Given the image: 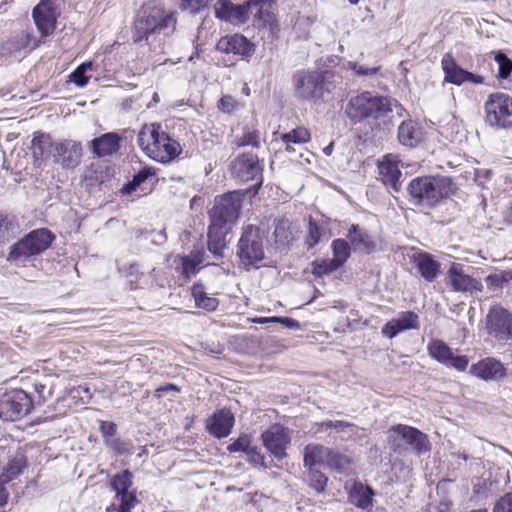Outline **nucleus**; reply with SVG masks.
I'll return each instance as SVG.
<instances>
[{"instance_id": "f257e3e1", "label": "nucleus", "mask_w": 512, "mask_h": 512, "mask_svg": "<svg viewBox=\"0 0 512 512\" xmlns=\"http://www.w3.org/2000/svg\"><path fill=\"white\" fill-rule=\"evenodd\" d=\"M341 81L342 76L332 70L299 69L292 75L294 96L312 103L323 101Z\"/></svg>"}, {"instance_id": "f03ea898", "label": "nucleus", "mask_w": 512, "mask_h": 512, "mask_svg": "<svg viewBox=\"0 0 512 512\" xmlns=\"http://www.w3.org/2000/svg\"><path fill=\"white\" fill-rule=\"evenodd\" d=\"M396 110L397 114L403 110L397 101L389 97L374 95L365 91L352 96L345 107V114L353 123H360L367 119H379Z\"/></svg>"}, {"instance_id": "7ed1b4c3", "label": "nucleus", "mask_w": 512, "mask_h": 512, "mask_svg": "<svg viewBox=\"0 0 512 512\" xmlns=\"http://www.w3.org/2000/svg\"><path fill=\"white\" fill-rule=\"evenodd\" d=\"M137 141L149 158L160 163H169L182 152L179 142L163 131L159 123L145 124Z\"/></svg>"}, {"instance_id": "20e7f679", "label": "nucleus", "mask_w": 512, "mask_h": 512, "mask_svg": "<svg viewBox=\"0 0 512 512\" xmlns=\"http://www.w3.org/2000/svg\"><path fill=\"white\" fill-rule=\"evenodd\" d=\"M452 179L446 176H423L410 181L407 187L410 201L426 208L436 206L444 198L453 193Z\"/></svg>"}, {"instance_id": "39448f33", "label": "nucleus", "mask_w": 512, "mask_h": 512, "mask_svg": "<svg viewBox=\"0 0 512 512\" xmlns=\"http://www.w3.org/2000/svg\"><path fill=\"white\" fill-rule=\"evenodd\" d=\"M175 24L176 19L172 13H166L158 5H145L139 10L134 21V41L141 42L145 40L148 42L153 35L166 30L173 31Z\"/></svg>"}, {"instance_id": "423d86ee", "label": "nucleus", "mask_w": 512, "mask_h": 512, "mask_svg": "<svg viewBox=\"0 0 512 512\" xmlns=\"http://www.w3.org/2000/svg\"><path fill=\"white\" fill-rule=\"evenodd\" d=\"M242 200L243 196L236 191L217 197L210 212V225L230 230L238 220Z\"/></svg>"}, {"instance_id": "0eeeda50", "label": "nucleus", "mask_w": 512, "mask_h": 512, "mask_svg": "<svg viewBox=\"0 0 512 512\" xmlns=\"http://www.w3.org/2000/svg\"><path fill=\"white\" fill-rule=\"evenodd\" d=\"M401 441H404L410 446L417 455L427 453L431 450L428 436L420 430L403 424L392 426L388 430V444L390 448L394 452L400 453L403 449Z\"/></svg>"}, {"instance_id": "6e6552de", "label": "nucleus", "mask_w": 512, "mask_h": 512, "mask_svg": "<svg viewBox=\"0 0 512 512\" xmlns=\"http://www.w3.org/2000/svg\"><path fill=\"white\" fill-rule=\"evenodd\" d=\"M53 238L52 233L45 228L31 231L11 247L8 261L18 263L42 253L50 246Z\"/></svg>"}, {"instance_id": "1a4fd4ad", "label": "nucleus", "mask_w": 512, "mask_h": 512, "mask_svg": "<svg viewBox=\"0 0 512 512\" xmlns=\"http://www.w3.org/2000/svg\"><path fill=\"white\" fill-rule=\"evenodd\" d=\"M237 256L246 269L264 259L263 237L258 227L248 225L243 229L237 245Z\"/></svg>"}, {"instance_id": "9d476101", "label": "nucleus", "mask_w": 512, "mask_h": 512, "mask_svg": "<svg viewBox=\"0 0 512 512\" xmlns=\"http://www.w3.org/2000/svg\"><path fill=\"white\" fill-rule=\"evenodd\" d=\"M485 120L494 128H512V97L496 92L488 96L484 105Z\"/></svg>"}, {"instance_id": "9b49d317", "label": "nucleus", "mask_w": 512, "mask_h": 512, "mask_svg": "<svg viewBox=\"0 0 512 512\" xmlns=\"http://www.w3.org/2000/svg\"><path fill=\"white\" fill-rule=\"evenodd\" d=\"M33 408L31 397L22 389H13L0 397V418L4 421H17Z\"/></svg>"}, {"instance_id": "f8f14e48", "label": "nucleus", "mask_w": 512, "mask_h": 512, "mask_svg": "<svg viewBox=\"0 0 512 512\" xmlns=\"http://www.w3.org/2000/svg\"><path fill=\"white\" fill-rule=\"evenodd\" d=\"M487 333L498 342L512 341V313L500 305L492 306L485 318Z\"/></svg>"}, {"instance_id": "ddd939ff", "label": "nucleus", "mask_w": 512, "mask_h": 512, "mask_svg": "<svg viewBox=\"0 0 512 512\" xmlns=\"http://www.w3.org/2000/svg\"><path fill=\"white\" fill-rule=\"evenodd\" d=\"M132 478V473L128 470L113 476L111 487L116 492V502L107 509L108 512H131L137 501L135 495L129 492L133 484Z\"/></svg>"}, {"instance_id": "4468645a", "label": "nucleus", "mask_w": 512, "mask_h": 512, "mask_svg": "<svg viewBox=\"0 0 512 512\" xmlns=\"http://www.w3.org/2000/svg\"><path fill=\"white\" fill-rule=\"evenodd\" d=\"M441 68L444 72V83H451L457 86L465 82L483 84L484 77L473 74L460 67L451 53H446L441 60Z\"/></svg>"}, {"instance_id": "2eb2a0df", "label": "nucleus", "mask_w": 512, "mask_h": 512, "mask_svg": "<svg viewBox=\"0 0 512 512\" xmlns=\"http://www.w3.org/2000/svg\"><path fill=\"white\" fill-rule=\"evenodd\" d=\"M403 163L398 155L388 154L385 155L378 162V170L380 179L383 184L390 188L393 192H399L402 186V171Z\"/></svg>"}, {"instance_id": "dca6fc26", "label": "nucleus", "mask_w": 512, "mask_h": 512, "mask_svg": "<svg viewBox=\"0 0 512 512\" xmlns=\"http://www.w3.org/2000/svg\"><path fill=\"white\" fill-rule=\"evenodd\" d=\"M83 148L80 142L65 139L56 142L54 146L53 160L63 169H73L81 162Z\"/></svg>"}, {"instance_id": "f3484780", "label": "nucleus", "mask_w": 512, "mask_h": 512, "mask_svg": "<svg viewBox=\"0 0 512 512\" xmlns=\"http://www.w3.org/2000/svg\"><path fill=\"white\" fill-rule=\"evenodd\" d=\"M446 282L456 292L476 293L483 289L481 282L471 277L461 263H452L446 274Z\"/></svg>"}, {"instance_id": "a211bd4d", "label": "nucleus", "mask_w": 512, "mask_h": 512, "mask_svg": "<svg viewBox=\"0 0 512 512\" xmlns=\"http://www.w3.org/2000/svg\"><path fill=\"white\" fill-rule=\"evenodd\" d=\"M58 16L56 0H40L32 11L34 22L43 37L55 30Z\"/></svg>"}, {"instance_id": "6ab92c4d", "label": "nucleus", "mask_w": 512, "mask_h": 512, "mask_svg": "<svg viewBox=\"0 0 512 512\" xmlns=\"http://www.w3.org/2000/svg\"><path fill=\"white\" fill-rule=\"evenodd\" d=\"M263 446L278 460L286 457V449L291 438L286 428L274 425L261 435Z\"/></svg>"}, {"instance_id": "aec40b11", "label": "nucleus", "mask_w": 512, "mask_h": 512, "mask_svg": "<svg viewBox=\"0 0 512 512\" xmlns=\"http://www.w3.org/2000/svg\"><path fill=\"white\" fill-rule=\"evenodd\" d=\"M232 175L241 182L261 178L262 167L254 154H242L231 162Z\"/></svg>"}, {"instance_id": "412c9836", "label": "nucleus", "mask_w": 512, "mask_h": 512, "mask_svg": "<svg viewBox=\"0 0 512 512\" xmlns=\"http://www.w3.org/2000/svg\"><path fill=\"white\" fill-rule=\"evenodd\" d=\"M234 425V415L229 409H220L207 419L206 429L216 438L230 434Z\"/></svg>"}, {"instance_id": "4be33fe9", "label": "nucleus", "mask_w": 512, "mask_h": 512, "mask_svg": "<svg viewBox=\"0 0 512 512\" xmlns=\"http://www.w3.org/2000/svg\"><path fill=\"white\" fill-rule=\"evenodd\" d=\"M470 373L482 380L492 381L499 380L506 374L503 364L492 357H487L470 367Z\"/></svg>"}, {"instance_id": "5701e85b", "label": "nucleus", "mask_w": 512, "mask_h": 512, "mask_svg": "<svg viewBox=\"0 0 512 512\" xmlns=\"http://www.w3.org/2000/svg\"><path fill=\"white\" fill-rule=\"evenodd\" d=\"M219 52L249 57L254 53L253 44L240 34L222 37L216 45Z\"/></svg>"}, {"instance_id": "b1692460", "label": "nucleus", "mask_w": 512, "mask_h": 512, "mask_svg": "<svg viewBox=\"0 0 512 512\" xmlns=\"http://www.w3.org/2000/svg\"><path fill=\"white\" fill-rule=\"evenodd\" d=\"M347 238L349 239L353 249L365 254L373 253L376 250L377 244L372 236L359 225H352L348 231Z\"/></svg>"}, {"instance_id": "393cba45", "label": "nucleus", "mask_w": 512, "mask_h": 512, "mask_svg": "<svg viewBox=\"0 0 512 512\" xmlns=\"http://www.w3.org/2000/svg\"><path fill=\"white\" fill-rule=\"evenodd\" d=\"M120 141L121 136L117 133H105L91 141V149L98 157L110 156L118 152Z\"/></svg>"}, {"instance_id": "a878e982", "label": "nucleus", "mask_w": 512, "mask_h": 512, "mask_svg": "<svg viewBox=\"0 0 512 512\" xmlns=\"http://www.w3.org/2000/svg\"><path fill=\"white\" fill-rule=\"evenodd\" d=\"M54 146H56V142H53L49 134L41 133L33 137L31 143L32 155L38 166L51 156L53 157Z\"/></svg>"}, {"instance_id": "bb28decb", "label": "nucleus", "mask_w": 512, "mask_h": 512, "mask_svg": "<svg viewBox=\"0 0 512 512\" xmlns=\"http://www.w3.org/2000/svg\"><path fill=\"white\" fill-rule=\"evenodd\" d=\"M414 262L421 276L428 282H433L440 273V263L432 255L419 252L414 255Z\"/></svg>"}, {"instance_id": "cd10ccee", "label": "nucleus", "mask_w": 512, "mask_h": 512, "mask_svg": "<svg viewBox=\"0 0 512 512\" xmlns=\"http://www.w3.org/2000/svg\"><path fill=\"white\" fill-rule=\"evenodd\" d=\"M422 139L418 124L412 120L403 121L398 127L399 143L405 147H416Z\"/></svg>"}, {"instance_id": "c85d7f7f", "label": "nucleus", "mask_w": 512, "mask_h": 512, "mask_svg": "<svg viewBox=\"0 0 512 512\" xmlns=\"http://www.w3.org/2000/svg\"><path fill=\"white\" fill-rule=\"evenodd\" d=\"M374 491L371 487L365 486L360 482L354 483L350 488L349 502L358 508L367 510L373 505Z\"/></svg>"}, {"instance_id": "c756f323", "label": "nucleus", "mask_w": 512, "mask_h": 512, "mask_svg": "<svg viewBox=\"0 0 512 512\" xmlns=\"http://www.w3.org/2000/svg\"><path fill=\"white\" fill-rule=\"evenodd\" d=\"M329 450L328 447L321 444H308L304 448V466L311 468L318 464H326Z\"/></svg>"}, {"instance_id": "7c9ffc66", "label": "nucleus", "mask_w": 512, "mask_h": 512, "mask_svg": "<svg viewBox=\"0 0 512 512\" xmlns=\"http://www.w3.org/2000/svg\"><path fill=\"white\" fill-rule=\"evenodd\" d=\"M229 230L209 225L208 228V250L216 257H222L226 246L225 237Z\"/></svg>"}, {"instance_id": "2f4dec72", "label": "nucleus", "mask_w": 512, "mask_h": 512, "mask_svg": "<svg viewBox=\"0 0 512 512\" xmlns=\"http://www.w3.org/2000/svg\"><path fill=\"white\" fill-rule=\"evenodd\" d=\"M26 466V458L22 452L16 453L8 463L3 467V471L0 475V478L5 483L10 482L15 477H17L22 469Z\"/></svg>"}, {"instance_id": "473e14b6", "label": "nucleus", "mask_w": 512, "mask_h": 512, "mask_svg": "<svg viewBox=\"0 0 512 512\" xmlns=\"http://www.w3.org/2000/svg\"><path fill=\"white\" fill-rule=\"evenodd\" d=\"M192 296L195 301V305L198 308L204 309L208 312L215 311L219 305L217 298L209 296L204 290L202 285H193Z\"/></svg>"}, {"instance_id": "72a5a7b5", "label": "nucleus", "mask_w": 512, "mask_h": 512, "mask_svg": "<svg viewBox=\"0 0 512 512\" xmlns=\"http://www.w3.org/2000/svg\"><path fill=\"white\" fill-rule=\"evenodd\" d=\"M251 14L263 23L270 22L272 19V9L274 0H249Z\"/></svg>"}, {"instance_id": "f704fd0d", "label": "nucleus", "mask_w": 512, "mask_h": 512, "mask_svg": "<svg viewBox=\"0 0 512 512\" xmlns=\"http://www.w3.org/2000/svg\"><path fill=\"white\" fill-rule=\"evenodd\" d=\"M282 142L286 145V151L295 152L292 144H305L310 141V132L304 127L292 129L281 135Z\"/></svg>"}, {"instance_id": "c9c22d12", "label": "nucleus", "mask_w": 512, "mask_h": 512, "mask_svg": "<svg viewBox=\"0 0 512 512\" xmlns=\"http://www.w3.org/2000/svg\"><path fill=\"white\" fill-rule=\"evenodd\" d=\"M204 261V253L200 250L192 251L189 255L182 257V272L186 277L195 275Z\"/></svg>"}, {"instance_id": "e433bc0d", "label": "nucleus", "mask_w": 512, "mask_h": 512, "mask_svg": "<svg viewBox=\"0 0 512 512\" xmlns=\"http://www.w3.org/2000/svg\"><path fill=\"white\" fill-rule=\"evenodd\" d=\"M429 355L441 364H445L449 360V356L453 352L452 349L442 340L434 339L427 347Z\"/></svg>"}, {"instance_id": "4c0bfd02", "label": "nucleus", "mask_w": 512, "mask_h": 512, "mask_svg": "<svg viewBox=\"0 0 512 512\" xmlns=\"http://www.w3.org/2000/svg\"><path fill=\"white\" fill-rule=\"evenodd\" d=\"M19 225L15 217L0 212V242L9 241L15 236Z\"/></svg>"}, {"instance_id": "58836bf2", "label": "nucleus", "mask_w": 512, "mask_h": 512, "mask_svg": "<svg viewBox=\"0 0 512 512\" xmlns=\"http://www.w3.org/2000/svg\"><path fill=\"white\" fill-rule=\"evenodd\" d=\"M235 147L240 148L244 146H260V132L252 127H244L242 136H236L233 140Z\"/></svg>"}, {"instance_id": "ea45409f", "label": "nucleus", "mask_w": 512, "mask_h": 512, "mask_svg": "<svg viewBox=\"0 0 512 512\" xmlns=\"http://www.w3.org/2000/svg\"><path fill=\"white\" fill-rule=\"evenodd\" d=\"M400 332L419 328V317L413 311L402 312L397 319H392Z\"/></svg>"}, {"instance_id": "a19ab883", "label": "nucleus", "mask_w": 512, "mask_h": 512, "mask_svg": "<svg viewBox=\"0 0 512 512\" xmlns=\"http://www.w3.org/2000/svg\"><path fill=\"white\" fill-rule=\"evenodd\" d=\"M325 235V228L310 217L308 222V234L305 241L307 247L309 249L315 247Z\"/></svg>"}, {"instance_id": "79ce46f5", "label": "nucleus", "mask_w": 512, "mask_h": 512, "mask_svg": "<svg viewBox=\"0 0 512 512\" xmlns=\"http://www.w3.org/2000/svg\"><path fill=\"white\" fill-rule=\"evenodd\" d=\"M326 464L339 473H346L350 467V460L346 456L330 449Z\"/></svg>"}, {"instance_id": "37998d69", "label": "nucleus", "mask_w": 512, "mask_h": 512, "mask_svg": "<svg viewBox=\"0 0 512 512\" xmlns=\"http://www.w3.org/2000/svg\"><path fill=\"white\" fill-rule=\"evenodd\" d=\"M333 259L342 266L350 256V246L343 239H336L332 242Z\"/></svg>"}, {"instance_id": "c03bdc74", "label": "nucleus", "mask_w": 512, "mask_h": 512, "mask_svg": "<svg viewBox=\"0 0 512 512\" xmlns=\"http://www.w3.org/2000/svg\"><path fill=\"white\" fill-rule=\"evenodd\" d=\"M307 481L313 489L316 490L317 493H322L325 490L327 484V477L316 467L307 468Z\"/></svg>"}, {"instance_id": "a18cd8bd", "label": "nucleus", "mask_w": 512, "mask_h": 512, "mask_svg": "<svg viewBox=\"0 0 512 512\" xmlns=\"http://www.w3.org/2000/svg\"><path fill=\"white\" fill-rule=\"evenodd\" d=\"M251 14V8L248 2L243 5H232L229 14L226 17V21L244 23Z\"/></svg>"}, {"instance_id": "49530a36", "label": "nucleus", "mask_w": 512, "mask_h": 512, "mask_svg": "<svg viewBox=\"0 0 512 512\" xmlns=\"http://www.w3.org/2000/svg\"><path fill=\"white\" fill-rule=\"evenodd\" d=\"M495 62L498 64V77L506 79L512 72V60L501 51L495 53Z\"/></svg>"}, {"instance_id": "de8ad7c7", "label": "nucleus", "mask_w": 512, "mask_h": 512, "mask_svg": "<svg viewBox=\"0 0 512 512\" xmlns=\"http://www.w3.org/2000/svg\"><path fill=\"white\" fill-rule=\"evenodd\" d=\"M254 323L266 324V323H281L285 327L293 330L300 328V323L290 317H259L253 320Z\"/></svg>"}, {"instance_id": "09e8293b", "label": "nucleus", "mask_w": 512, "mask_h": 512, "mask_svg": "<svg viewBox=\"0 0 512 512\" xmlns=\"http://www.w3.org/2000/svg\"><path fill=\"white\" fill-rule=\"evenodd\" d=\"M341 266L332 258V259H324L317 260L313 262V273L315 275H324L330 274L336 271Z\"/></svg>"}, {"instance_id": "8fccbe9b", "label": "nucleus", "mask_w": 512, "mask_h": 512, "mask_svg": "<svg viewBox=\"0 0 512 512\" xmlns=\"http://www.w3.org/2000/svg\"><path fill=\"white\" fill-rule=\"evenodd\" d=\"M91 69V62L82 63L76 68L74 72H72L70 75V81L74 82L78 87H84L89 79L85 74L88 70Z\"/></svg>"}, {"instance_id": "3c124183", "label": "nucleus", "mask_w": 512, "mask_h": 512, "mask_svg": "<svg viewBox=\"0 0 512 512\" xmlns=\"http://www.w3.org/2000/svg\"><path fill=\"white\" fill-rule=\"evenodd\" d=\"M250 446H251V437L247 434H243V435H240L235 441L230 443L227 446V450L231 453L243 452L245 454Z\"/></svg>"}, {"instance_id": "603ef678", "label": "nucleus", "mask_w": 512, "mask_h": 512, "mask_svg": "<svg viewBox=\"0 0 512 512\" xmlns=\"http://www.w3.org/2000/svg\"><path fill=\"white\" fill-rule=\"evenodd\" d=\"M151 175H153V172L151 171L150 168L142 169L136 175H134L133 180L124 187V191L130 193L136 190V188L140 186Z\"/></svg>"}, {"instance_id": "864d4df0", "label": "nucleus", "mask_w": 512, "mask_h": 512, "mask_svg": "<svg viewBox=\"0 0 512 512\" xmlns=\"http://www.w3.org/2000/svg\"><path fill=\"white\" fill-rule=\"evenodd\" d=\"M180 8L196 14L206 8L211 0H179Z\"/></svg>"}, {"instance_id": "5fc2aeb1", "label": "nucleus", "mask_w": 512, "mask_h": 512, "mask_svg": "<svg viewBox=\"0 0 512 512\" xmlns=\"http://www.w3.org/2000/svg\"><path fill=\"white\" fill-rule=\"evenodd\" d=\"M444 365L462 372L467 369L469 358L466 355H455L452 352L451 356H449V360Z\"/></svg>"}, {"instance_id": "6e6d98bb", "label": "nucleus", "mask_w": 512, "mask_h": 512, "mask_svg": "<svg viewBox=\"0 0 512 512\" xmlns=\"http://www.w3.org/2000/svg\"><path fill=\"white\" fill-rule=\"evenodd\" d=\"M245 455L247 456V460L255 466L259 465L263 468H268L270 466L265 461L264 455H262L255 446L251 445Z\"/></svg>"}, {"instance_id": "4d7b16f0", "label": "nucleus", "mask_w": 512, "mask_h": 512, "mask_svg": "<svg viewBox=\"0 0 512 512\" xmlns=\"http://www.w3.org/2000/svg\"><path fill=\"white\" fill-rule=\"evenodd\" d=\"M492 512H512V493H506L497 500Z\"/></svg>"}, {"instance_id": "13d9d810", "label": "nucleus", "mask_w": 512, "mask_h": 512, "mask_svg": "<svg viewBox=\"0 0 512 512\" xmlns=\"http://www.w3.org/2000/svg\"><path fill=\"white\" fill-rule=\"evenodd\" d=\"M232 5L233 3L230 0H216L214 4L216 17L225 20L231 10Z\"/></svg>"}, {"instance_id": "bf43d9fd", "label": "nucleus", "mask_w": 512, "mask_h": 512, "mask_svg": "<svg viewBox=\"0 0 512 512\" xmlns=\"http://www.w3.org/2000/svg\"><path fill=\"white\" fill-rule=\"evenodd\" d=\"M319 426L323 429H335L337 432H341V431H344L348 428H352L354 427V424L350 423V422H346V421H342V420H336V421H332V420H326V421H323L319 424Z\"/></svg>"}, {"instance_id": "052dcab7", "label": "nucleus", "mask_w": 512, "mask_h": 512, "mask_svg": "<svg viewBox=\"0 0 512 512\" xmlns=\"http://www.w3.org/2000/svg\"><path fill=\"white\" fill-rule=\"evenodd\" d=\"M105 444L120 455L131 453L128 444L126 442L121 441L117 437H114L110 440H106Z\"/></svg>"}, {"instance_id": "680f3d73", "label": "nucleus", "mask_w": 512, "mask_h": 512, "mask_svg": "<svg viewBox=\"0 0 512 512\" xmlns=\"http://www.w3.org/2000/svg\"><path fill=\"white\" fill-rule=\"evenodd\" d=\"M348 68L355 71V73L359 76H369L376 74L380 67H364L362 65H359L357 62L349 61L347 63Z\"/></svg>"}, {"instance_id": "e2e57ef3", "label": "nucleus", "mask_w": 512, "mask_h": 512, "mask_svg": "<svg viewBox=\"0 0 512 512\" xmlns=\"http://www.w3.org/2000/svg\"><path fill=\"white\" fill-rule=\"evenodd\" d=\"M99 429H100L101 434L104 437V442H106V440H110V439L116 437L117 426L113 422L101 421Z\"/></svg>"}, {"instance_id": "0e129e2a", "label": "nucleus", "mask_w": 512, "mask_h": 512, "mask_svg": "<svg viewBox=\"0 0 512 512\" xmlns=\"http://www.w3.org/2000/svg\"><path fill=\"white\" fill-rule=\"evenodd\" d=\"M238 107V102L230 95H224L218 103V108L224 113H231Z\"/></svg>"}, {"instance_id": "69168bd1", "label": "nucleus", "mask_w": 512, "mask_h": 512, "mask_svg": "<svg viewBox=\"0 0 512 512\" xmlns=\"http://www.w3.org/2000/svg\"><path fill=\"white\" fill-rule=\"evenodd\" d=\"M503 281L504 280H503L502 276H500L498 274L489 275L486 278V285L489 290H491L492 292H496L501 289Z\"/></svg>"}, {"instance_id": "338daca9", "label": "nucleus", "mask_w": 512, "mask_h": 512, "mask_svg": "<svg viewBox=\"0 0 512 512\" xmlns=\"http://www.w3.org/2000/svg\"><path fill=\"white\" fill-rule=\"evenodd\" d=\"M20 40H21V44L16 47L17 49L28 48V47H30L31 49H34L38 46V41L33 36H31V34L28 32L22 33L20 36Z\"/></svg>"}, {"instance_id": "774afa93", "label": "nucleus", "mask_w": 512, "mask_h": 512, "mask_svg": "<svg viewBox=\"0 0 512 512\" xmlns=\"http://www.w3.org/2000/svg\"><path fill=\"white\" fill-rule=\"evenodd\" d=\"M382 334L383 336L389 338V339H392L394 338L397 334L400 333V330L399 328H397V326L394 324V321L391 320L389 322H387L383 327H382Z\"/></svg>"}]
</instances>
